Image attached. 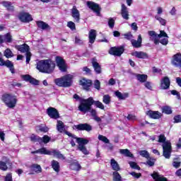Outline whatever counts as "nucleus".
Segmentation results:
<instances>
[{
	"instance_id": "1",
	"label": "nucleus",
	"mask_w": 181,
	"mask_h": 181,
	"mask_svg": "<svg viewBox=\"0 0 181 181\" xmlns=\"http://www.w3.org/2000/svg\"><path fill=\"white\" fill-rule=\"evenodd\" d=\"M93 104H94L97 108H100V110H105L104 104L99 100L95 101L93 97L81 100V104L78 106V110L79 111H81V112H88L89 110H91V105H93Z\"/></svg>"
},
{
	"instance_id": "2",
	"label": "nucleus",
	"mask_w": 181,
	"mask_h": 181,
	"mask_svg": "<svg viewBox=\"0 0 181 181\" xmlns=\"http://www.w3.org/2000/svg\"><path fill=\"white\" fill-rule=\"evenodd\" d=\"M66 135H68V136H71L73 138V139L71 140V146H76V143L78 144V149L81 151L82 153L84 155H88L89 152L87 150V148H86V145L88 144V140L83 138H77L76 135L69 132H65Z\"/></svg>"
},
{
	"instance_id": "3",
	"label": "nucleus",
	"mask_w": 181,
	"mask_h": 181,
	"mask_svg": "<svg viewBox=\"0 0 181 181\" xmlns=\"http://www.w3.org/2000/svg\"><path fill=\"white\" fill-rule=\"evenodd\" d=\"M56 64L50 59L41 60L37 63V69L41 73L50 74L54 71Z\"/></svg>"
},
{
	"instance_id": "4",
	"label": "nucleus",
	"mask_w": 181,
	"mask_h": 181,
	"mask_svg": "<svg viewBox=\"0 0 181 181\" xmlns=\"http://www.w3.org/2000/svg\"><path fill=\"white\" fill-rule=\"evenodd\" d=\"M158 142L163 144V156H164L165 159H170V155L172 154V144L169 141H166L165 134H160L158 136Z\"/></svg>"
},
{
	"instance_id": "5",
	"label": "nucleus",
	"mask_w": 181,
	"mask_h": 181,
	"mask_svg": "<svg viewBox=\"0 0 181 181\" xmlns=\"http://www.w3.org/2000/svg\"><path fill=\"white\" fill-rule=\"evenodd\" d=\"M1 101L8 108H15L18 104V96L13 93H5L1 95Z\"/></svg>"
},
{
	"instance_id": "6",
	"label": "nucleus",
	"mask_w": 181,
	"mask_h": 181,
	"mask_svg": "<svg viewBox=\"0 0 181 181\" xmlns=\"http://www.w3.org/2000/svg\"><path fill=\"white\" fill-rule=\"evenodd\" d=\"M148 35L150 40L153 42L156 45L159 43V39H160V37H168V34L163 30H160L159 35L155 31H148Z\"/></svg>"
},
{
	"instance_id": "7",
	"label": "nucleus",
	"mask_w": 181,
	"mask_h": 181,
	"mask_svg": "<svg viewBox=\"0 0 181 181\" xmlns=\"http://www.w3.org/2000/svg\"><path fill=\"white\" fill-rule=\"evenodd\" d=\"M47 114L50 118H52L53 119H57L58 118H60L59 112L54 107H48L47 110Z\"/></svg>"
},
{
	"instance_id": "8",
	"label": "nucleus",
	"mask_w": 181,
	"mask_h": 181,
	"mask_svg": "<svg viewBox=\"0 0 181 181\" xmlns=\"http://www.w3.org/2000/svg\"><path fill=\"white\" fill-rule=\"evenodd\" d=\"M74 77V76L71 74H67L62 76V79L64 81V88L71 87Z\"/></svg>"
},
{
	"instance_id": "9",
	"label": "nucleus",
	"mask_w": 181,
	"mask_h": 181,
	"mask_svg": "<svg viewBox=\"0 0 181 181\" xmlns=\"http://www.w3.org/2000/svg\"><path fill=\"white\" fill-rule=\"evenodd\" d=\"M56 62L61 71H66V70H67V65H66V62H64V59H63V58L57 57Z\"/></svg>"
},
{
	"instance_id": "10",
	"label": "nucleus",
	"mask_w": 181,
	"mask_h": 181,
	"mask_svg": "<svg viewBox=\"0 0 181 181\" xmlns=\"http://www.w3.org/2000/svg\"><path fill=\"white\" fill-rule=\"evenodd\" d=\"M87 6L88 7L89 9H91L92 11H93V12H95L98 16H100V8L98 4L93 1H87Z\"/></svg>"
},
{
	"instance_id": "11",
	"label": "nucleus",
	"mask_w": 181,
	"mask_h": 181,
	"mask_svg": "<svg viewBox=\"0 0 181 181\" xmlns=\"http://www.w3.org/2000/svg\"><path fill=\"white\" fill-rule=\"evenodd\" d=\"M169 87H170V79L168 76L161 78L160 88L161 90H168Z\"/></svg>"
},
{
	"instance_id": "12",
	"label": "nucleus",
	"mask_w": 181,
	"mask_h": 181,
	"mask_svg": "<svg viewBox=\"0 0 181 181\" xmlns=\"http://www.w3.org/2000/svg\"><path fill=\"white\" fill-rule=\"evenodd\" d=\"M110 54H112V56H121L122 53H124V47H112L109 50Z\"/></svg>"
},
{
	"instance_id": "13",
	"label": "nucleus",
	"mask_w": 181,
	"mask_h": 181,
	"mask_svg": "<svg viewBox=\"0 0 181 181\" xmlns=\"http://www.w3.org/2000/svg\"><path fill=\"white\" fill-rule=\"evenodd\" d=\"M146 115L153 119H159L162 118V113L159 111L148 110L146 112Z\"/></svg>"
},
{
	"instance_id": "14",
	"label": "nucleus",
	"mask_w": 181,
	"mask_h": 181,
	"mask_svg": "<svg viewBox=\"0 0 181 181\" xmlns=\"http://www.w3.org/2000/svg\"><path fill=\"white\" fill-rule=\"evenodd\" d=\"M80 86H82L84 90H90V87H91V84H93V82L90 79H86V78H82L79 81Z\"/></svg>"
},
{
	"instance_id": "15",
	"label": "nucleus",
	"mask_w": 181,
	"mask_h": 181,
	"mask_svg": "<svg viewBox=\"0 0 181 181\" xmlns=\"http://www.w3.org/2000/svg\"><path fill=\"white\" fill-rule=\"evenodd\" d=\"M18 19L21 21V22L28 23L33 21L32 18V16L28 13H21L18 16Z\"/></svg>"
},
{
	"instance_id": "16",
	"label": "nucleus",
	"mask_w": 181,
	"mask_h": 181,
	"mask_svg": "<svg viewBox=\"0 0 181 181\" xmlns=\"http://www.w3.org/2000/svg\"><path fill=\"white\" fill-rule=\"evenodd\" d=\"M75 128L76 129H78L79 131H87L88 132H90L93 129V127L91 125L85 123V124H79L76 126H75Z\"/></svg>"
},
{
	"instance_id": "17",
	"label": "nucleus",
	"mask_w": 181,
	"mask_h": 181,
	"mask_svg": "<svg viewBox=\"0 0 181 181\" xmlns=\"http://www.w3.org/2000/svg\"><path fill=\"white\" fill-rule=\"evenodd\" d=\"M71 16L74 18L75 22H80V11L76 6H74L71 9Z\"/></svg>"
},
{
	"instance_id": "18",
	"label": "nucleus",
	"mask_w": 181,
	"mask_h": 181,
	"mask_svg": "<svg viewBox=\"0 0 181 181\" xmlns=\"http://www.w3.org/2000/svg\"><path fill=\"white\" fill-rule=\"evenodd\" d=\"M22 78L24 79L25 81H28L30 84H33L34 86H39V81L30 77L29 75H22Z\"/></svg>"
},
{
	"instance_id": "19",
	"label": "nucleus",
	"mask_w": 181,
	"mask_h": 181,
	"mask_svg": "<svg viewBox=\"0 0 181 181\" xmlns=\"http://www.w3.org/2000/svg\"><path fill=\"white\" fill-rule=\"evenodd\" d=\"M131 43L133 47H141V46H142V36L141 35H139L137 40H132Z\"/></svg>"
},
{
	"instance_id": "20",
	"label": "nucleus",
	"mask_w": 181,
	"mask_h": 181,
	"mask_svg": "<svg viewBox=\"0 0 181 181\" xmlns=\"http://www.w3.org/2000/svg\"><path fill=\"white\" fill-rule=\"evenodd\" d=\"M121 13L123 19L128 21L129 19V13L128 12V8L124 4L122 5Z\"/></svg>"
},
{
	"instance_id": "21",
	"label": "nucleus",
	"mask_w": 181,
	"mask_h": 181,
	"mask_svg": "<svg viewBox=\"0 0 181 181\" xmlns=\"http://www.w3.org/2000/svg\"><path fill=\"white\" fill-rule=\"evenodd\" d=\"M132 56H134V57H137V59H147L148 54L144 52H132Z\"/></svg>"
},
{
	"instance_id": "22",
	"label": "nucleus",
	"mask_w": 181,
	"mask_h": 181,
	"mask_svg": "<svg viewBox=\"0 0 181 181\" xmlns=\"http://www.w3.org/2000/svg\"><path fill=\"white\" fill-rule=\"evenodd\" d=\"M97 37V31L95 30H90L89 31V35H88V39H89V43H94L95 42V38Z\"/></svg>"
},
{
	"instance_id": "23",
	"label": "nucleus",
	"mask_w": 181,
	"mask_h": 181,
	"mask_svg": "<svg viewBox=\"0 0 181 181\" xmlns=\"http://www.w3.org/2000/svg\"><path fill=\"white\" fill-rule=\"evenodd\" d=\"M37 25L42 30H50V25L43 21H37Z\"/></svg>"
},
{
	"instance_id": "24",
	"label": "nucleus",
	"mask_w": 181,
	"mask_h": 181,
	"mask_svg": "<svg viewBox=\"0 0 181 181\" xmlns=\"http://www.w3.org/2000/svg\"><path fill=\"white\" fill-rule=\"evenodd\" d=\"M151 176L155 181H168L166 177H163V175H159L158 173H154Z\"/></svg>"
},
{
	"instance_id": "25",
	"label": "nucleus",
	"mask_w": 181,
	"mask_h": 181,
	"mask_svg": "<svg viewBox=\"0 0 181 181\" xmlns=\"http://www.w3.org/2000/svg\"><path fill=\"white\" fill-rule=\"evenodd\" d=\"M33 153H41V155H52V151L46 149V148H42L33 152Z\"/></svg>"
},
{
	"instance_id": "26",
	"label": "nucleus",
	"mask_w": 181,
	"mask_h": 181,
	"mask_svg": "<svg viewBox=\"0 0 181 181\" xmlns=\"http://www.w3.org/2000/svg\"><path fill=\"white\" fill-rule=\"evenodd\" d=\"M115 95L119 100H125V98H128L129 94L127 93H122L119 91H115Z\"/></svg>"
},
{
	"instance_id": "27",
	"label": "nucleus",
	"mask_w": 181,
	"mask_h": 181,
	"mask_svg": "<svg viewBox=\"0 0 181 181\" xmlns=\"http://www.w3.org/2000/svg\"><path fill=\"white\" fill-rule=\"evenodd\" d=\"M136 78L139 83H145L148 80V75L136 74Z\"/></svg>"
},
{
	"instance_id": "28",
	"label": "nucleus",
	"mask_w": 181,
	"mask_h": 181,
	"mask_svg": "<svg viewBox=\"0 0 181 181\" xmlns=\"http://www.w3.org/2000/svg\"><path fill=\"white\" fill-rule=\"evenodd\" d=\"M12 165V163H11V162H9L8 160H7L6 163L4 161H0V169L1 170H8V165L11 166Z\"/></svg>"
},
{
	"instance_id": "29",
	"label": "nucleus",
	"mask_w": 181,
	"mask_h": 181,
	"mask_svg": "<svg viewBox=\"0 0 181 181\" xmlns=\"http://www.w3.org/2000/svg\"><path fill=\"white\" fill-rule=\"evenodd\" d=\"M18 49L19 52H21V53H30L29 52V46L26 44L19 45L18 47Z\"/></svg>"
},
{
	"instance_id": "30",
	"label": "nucleus",
	"mask_w": 181,
	"mask_h": 181,
	"mask_svg": "<svg viewBox=\"0 0 181 181\" xmlns=\"http://www.w3.org/2000/svg\"><path fill=\"white\" fill-rule=\"evenodd\" d=\"M30 170H32V172H35V173H41L42 167H40V165L33 164L30 166Z\"/></svg>"
},
{
	"instance_id": "31",
	"label": "nucleus",
	"mask_w": 181,
	"mask_h": 181,
	"mask_svg": "<svg viewBox=\"0 0 181 181\" xmlns=\"http://www.w3.org/2000/svg\"><path fill=\"white\" fill-rule=\"evenodd\" d=\"M119 153L127 156V158H134V154L132 153L131 151H129L128 149H120Z\"/></svg>"
},
{
	"instance_id": "32",
	"label": "nucleus",
	"mask_w": 181,
	"mask_h": 181,
	"mask_svg": "<svg viewBox=\"0 0 181 181\" xmlns=\"http://www.w3.org/2000/svg\"><path fill=\"white\" fill-rule=\"evenodd\" d=\"M92 64L95 73H97V74H101V66H100V64L95 61H93Z\"/></svg>"
},
{
	"instance_id": "33",
	"label": "nucleus",
	"mask_w": 181,
	"mask_h": 181,
	"mask_svg": "<svg viewBox=\"0 0 181 181\" xmlns=\"http://www.w3.org/2000/svg\"><path fill=\"white\" fill-rule=\"evenodd\" d=\"M12 36L11 33L3 35V43H12Z\"/></svg>"
},
{
	"instance_id": "34",
	"label": "nucleus",
	"mask_w": 181,
	"mask_h": 181,
	"mask_svg": "<svg viewBox=\"0 0 181 181\" xmlns=\"http://www.w3.org/2000/svg\"><path fill=\"white\" fill-rule=\"evenodd\" d=\"M51 155L54 156V158H57L58 159H64V156L59 151L52 150L51 151Z\"/></svg>"
},
{
	"instance_id": "35",
	"label": "nucleus",
	"mask_w": 181,
	"mask_h": 181,
	"mask_svg": "<svg viewBox=\"0 0 181 181\" xmlns=\"http://www.w3.org/2000/svg\"><path fill=\"white\" fill-rule=\"evenodd\" d=\"M110 165L113 170H115L116 172H118V170H119V165H118V163L115 160L111 159Z\"/></svg>"
},
{
	"instance_id": "36",
	"label": "nucleus",
	"mask_w": 181,
	"mask_h": 181,
	"mask_svg": "<svg viewBox=\"0 0 181 181\" xmlns=\"http://www.w3.org/2000/svg\"><path fill=\"white\" fill-rule=\"evenodd\" d=\"M4 66H6V67H8V69H10V71L12 73V74H13L15 73V69L13 68V64H12L11 62V61H9V60L5 61Z\"/></svg>"
},
{
	"instance_id": "37",
	"label": "nucleus",
	"mask_w": 181,
	"mask_h": 181,
	"mask_svg": "<svg viewBox=\"0 0 181 181\" xmlns=\"http://www.w3.org/2000/svg\"><path fill=\"white\" fill-rule=\"evenodd\" d=\"M52 166L54 170L57 173L60 172V165L59 164V162L57 160H52Z\"/></svg>"
},
{
	"instance_id": "38",
	"label": "nucleus",
	"mask_w": 181,
	"mask_h": 181,
	"mask_svg": "<svg viewBox=\"0 0 181 181\" xmlns=\"http://www.w3.org/2000/svg\"><path fill=\"white\" fill-rule=\"evenodd\" d=\"M57 129L59 132H64V124L62 121H57Z\"/></svg>"
},
{
	"instance_id": "39",
	"label": "nucleus",
	"mask_w": 181,
	"mask_h": 181,
	"mask_svg": "<svg viewBox=\"0 0 181 181\" xmlns=\"http://www.w3.org/2000/svg\"><path fill=\"white\" fill-rule=\"evenodd\" d=\"M54 83L56 84V86H58V87H64L63 77L54 79Z\"/></svg>"
},
{
	"instance_id": "40",
	"label": "nucleus",
	"mask_w": 181,
	"mask_h": 181,
	"mask_svg": "<svg viewBox=\"0 0 181 181\" xmlns=\"http://www.w3.org/2000/svg\"><path fill=\"white\" fill-rule=\"evenodd\" d=\"M1 4H2L3 6L6 8V9L8 11H13V6H12V4H11V2L4 1Z\"/></svg>"
},
{
	"instance_id": "41",
	"label": "nucleus",
	"mask_w": 181,
	"mask_h": 181,
	"mask_svg": "<svg viewBox=\"0 0 181 181\" xmlns=\"http://www.w3.org/2000/svg\"><path fill=\"white\" fill-rule=\"evenodd\" d=\"M103 103L106 104V105H109L111 103V96H110V95H104L103 98Z\"/></svg>"
},
{
	"instance_id": "42",
	"label": "nucleus",
	"mask_w": 181,
	"mask_h": 181,
	"mask_svg": "<svg viewBox=\"0 0 181 181\" xmlns=\"http://www.w3.org/2000/svg\"><path fill=\"white\" fill-rule=\"evenodd\" d=\"M70 169H71L72 170H79L80 169H81V165H80V164H78V163L77 162L73 163L70 165Z\"/></svg>"
},
{
	"instance_id": "43",
	"label": "nucleus",
	"mask_w": 181,
	"mask_h": 181,
	"mask_svg": "<svg viewBox=\"0 0 181 181\" xmlns=\"http://www.w3.org/2000/svg\"><path fill=\"white\" fill-rule=\"evenodd\" d=\"M4 54L6 59H11V57H13V53L10 49H6L4 51Z\"/></svg>"
},
{
	"instance_id": "44",
	"label": "nucleus",
	"mask_w": 181,
	"mask_h": 181,
	"mask_svg": "<svg viewBox=\"0 0 181 181\" xmlns=\"http://www.w3.org/2000/svg\"><path fill=\"white\" fill-rule=\"evenodd\" d=\"M162 112L164 114H172V108L169 106H164L162 107Z\"/></svg>"
},
{
	"instance_id": "45",
	"label": "nucleus",
	"mask_w": 181,
	"mask_h": 181,
	"mask_svg": "<svg viewBox=\"0 0 181 181\" xmlns=\"http://www.w3.org/2000/svg\"><path fill=\"white\" fill-rule=\"evenodd\" d=\"M113 181H122L121 175L117 171L113 173Z\"/></svg>"
},
{
	"instance_id": "46",
	"label": "nucleus",
	"mask_w": 181,
	"mask_h": 181,
	"mask_svg": "<svg viewBox=\"0 0 181 181\" xmlns=\"http://www.w3.org/2000/svg\"><path fill=\"white\" fill-rule=\"evenodd\" d=\"M155 18L156 21H158L159 23H160V25H162L163 26H165V25H166V20H165L162 17L159 16H156Z\"/></svg>"
},
{
	"instance_id": "47",
	"label": "nucleus",
	"mask_w": 181,
	"mask_h": 181,
	"mask_svg": "<svg viewBox=\"0 0 181 181\" xmlns=\"http://www.w3.org/2000/svg\"><path fill=\"white\" fill-rule=\"evenodd\" d=\"M99 141H102L104 144H110V140L105 136L100 134L98 137Z\"/></svg>"
},
{
	"instance_id": "48",
	"label": "nucleus",
	"mask_w": 181,
	"mask_h": 181,
	"mask_svg": "<svg viewBox=\"0 0 181 181\" xmlns=\"http://www.w3.org/2000/svg\"><path fill=\"white\" fill-rule=\"evenodd\" d=\"M129 165H130L132 169H136L137 170H139L141 169V168L139 167L138 164H136V163H135V162L130 161L129 163Z\"/></svg>"
},
{
	"instance_id": "49",
	"label": "nucleus",
	"mask_w": 181,
	"mask_h": 181,
	"mask_svg": "<svg viewBox=\"0 0 181 181\" xmlns=\"http://www.w3.org/2000/svg\"><path fill=\"white\" fill-rule=\"evenodd\" d=\"M66 26L71 29V30H76V24L73 21H69Z\"/></svg>"
},
{
	"instance_id": "50",
	"label": "nucleus",
	"mask_w": 181,
	"mask_h": 181,
	"mask_svg": "<svg viewBox=\"0 0 181 181\" xmlns=\"http://www.w3.org/2000/svg\"><path fill=\"white\" fill-rule=\"evenodd\" d=\"M168 39H169V37L167 35V37H164L163 39H161L160 40V43H161V45H163L164 46H166V45L169 43V40Z\"/></svg>"
},
{
	"instance_id": "51",
	"label": "nucleus",
	"mask_w": 181,
	"mask_h": 181,
	"mask_svg": "<svg viewBox=\"0 0 181 181\" xmlns=\"http://www.w3.org/2000/svg\"><path fill=\"white\" fill-rule=\"evenodd\" d=\"M124 36V39H127V40H132L134 39V35H132V33H127L123 35Z\"/></svg>"
},
{
	"instance_id": "52",
	"label": "nucleus",
	"mask_w": 181,
	"mask_h": 181,
	"mask_svg": "<svg viewBox=\"0 0 181 181\" xmlns=\"http://www.w3.org/2000/svg\"><path fill=\"white\" fill-rule=\"evenodd\" d=\"M37 128L39 131H41V132H47V131H49V128L43 125L39 126Z\"/></svg>"
},
{
	"instance_id": "53",
	"label": "nucleus",
	"mask_w": 181,
	"mask_h": 181,
	"mask_svg": "<svg viewBox=\"0 0 181 181\" xmlns=\"http://www.w3.org/2000/svg\"><path fill=\"white\" fill-rule=\"evenodd\" d=\"M93 86L96 90H100V88H101V83L98 80L94 81Z\"/></svg>"
},
{
	"instance_id": "54",
	"label": "nucleus",
	"mask_w": 181,
	"mask_h": 181,
	"mask_svg": "<svg viewBox=\"0 0 181 181\" xmlns=\"http://www.w3.org/2000/svg\"><path fill=\"white\" fill-rule=\"evenodd\" d=\"M40 141H42V142L44 144H47L48 142L50 141V138L49 137V136L45 135L42 138H40Z\"/></svg>"
},
{
	"instance_id": "55",
	"label": "nucleus",
	"mask_w": 181,
	"mask_h": 181,
	"mask_svg": "<svg viewBox=\"0 0 181 181\" xmlns=\"http://www.w3.org/2000/svg\"><path fill=\"white\" fill-rule=\"evenodd\" d=\"M180 165H181V162L177 160H174L173 163V165L174 168H175L176 169H177V168H180Z\"/></svg>"
},
{
	"instance_id": "56",
	"label": "nucleus",
	"mask_w": 181,
	"mask_h": 181,
	"mask_svg": "<svg viewBox=\"0 0 181 181\" xmlns=\"http://www.w3.org/2000/svg\"><path fill=\"white\" fill-rule=\"evenodd\" d=\"M139 154L141 156H143V158H149V153H148L146 151H141Z\"/></svg>"
},
{
	"instance_id": "57",
	"label": "nucleus",
	"mask_w": 181,
	"mask_h": 181,
	"mask_svg": "<svg viewBox=\"0 0 181 181\" xmlns=\"http://www.w3.org/2000/svg\"><path fill=\"white\" fill-rule=\"evenodd\" d=\"M129 175H131L132 176H133V177H135L136 179H139V177H141V176H142V175L141 173H137L135 172L129 173Z\"/></svg>"
},
{
	"instance_id": "58",
	"label": "nucleus",
	"mask_w": 181,
	"mask_h": 181,
	"mask_svg": "<svg viewBox=\"0 0 181 181\" xmlns=\"http://www.w3.org/2000/svg\"><path fill=\"white\" fill-rule=\"evenodd\" d=\"M174 122L175 124H179V122H181V115H177L174 117Z\"/></svg>"
},
{
	"instance_id": "59",
	"label": "nucleus",
	"mask_w": 181,
	"mask_h": 181,
	"mask_svg": "<svg viewBox=\"0 0 181 181\" xmlns=\"http://www.w3.org/2000/svg\"><path fill=\"white\" fill-rule=\"evenodd\" d=\"M4 181H13V180H12V173H8L5 176Z\"/></svg>"
},
{
	"instance_id": "60",
	"label": "nucleus",
	"mask_w": 181,
	"mask_h": 181,
	"mask_svg": "<svg viewBox=\"0 0 181 181\" xmlns=\"http://www.w3.org/2000/svg\"><path fill=\"white\" fill-rule=\"evenodd\" d=\"M144 86L146 88H148V90H152V83L149 81L145 82Z\"/></svg>"
},
{
	"instance_id": "61",
	"label": "nucleus",
	"mask_w": 181,
	"mask_h": 181,
	"mask_svg": "<svg viewBox=\"0 0 181 181\" xmlns=\"http://www.w3.org/2000/svg\"><path fill=\"white\" fill-rule=\"evenodd\" d=\"M75 43L76 45H83V40L80 39V37H76Z\"/></svg>"
},
{
	"instance_id": "62",
	"label": "nucleus",
	"mask_w": 181,
	"mask_h": 181,
	"mask_svg": "<svg viewBox=\"0 0 181 181\" xmlns=\"http://www.w3.org/2000/svg\"><path fill=\"white\" fill-rule=\"evenodd\" d=\"M88 111H89V112H90V114L93 118H94V117H97V111L95 110L91 109V107H90V109Z\"/></svg>"
},
{
	"instance_id": "63",
	"label": "nucleus",
	"mask_w": 181,
	"mask_h": 181,
	"mask_svg": "<svg viewBox=\"0 0 181 181\" xmlns=\"http://www.w3.org/2000/svg\"><path fill=\"white\" fill-rule=\"evenodd\" d=\"M115 23V21L112 18H110L108 21V25L111 28H114Z\"/></svg>"
},
{
	"instance_id": "64",
	"label": "nucleus",
	"mask_w": 181,
	"mask_h": 181,
	"mask_svg": "<svg viewBox=\"0 0 181 181\" xmlns=\"http://www.w3.org/2000/svg\"><path fill=\"white\" fill-rule=\"evenodd\" d=\"M32 56V54H30V52H27L26 53V63H29V62H30V57Z\"/></svg>"
}]
</instances>
